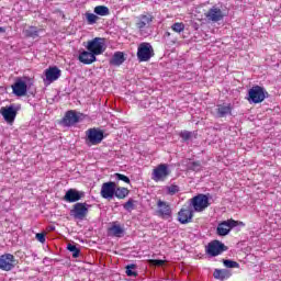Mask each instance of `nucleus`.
Returning a JSON list of instances; mask_svg holds the SVG:
<instances>
[{"label":"nucleus","mask_w":281,"mask_h":281,"mask_svg":"<svg viewBox=\"0 0 281 281\" xmlns=\"http://www.w3.org/2000/svg\"><path fill=\"white\" fill-rule=\"evenodd\" d=\"M189 170H193V172H199L201 170V162L200 161H192L188 164Z\"/></svg>","instance_id":"nucleus-35"},{"label":"nucleus","mask_w":281,"mask_h":281,"mask_svg":"<svg viewBox=\"0 0 281 281\" xmlns=\"http://www.w3.org/2000/svg\"><path fill=\"white\" fill-rule=\"evenodd\" d=\"M155 21V16L150 12H144L140 15L136 16L135 26L139 32H144L150 27V24Z\"/></svg>","instance_id":"nucleus-7"},{"label":"nucleus","mask_w":281,"mask_h":281,"mask_svg":"<svg viewBox=\"0 0 281 281\" xmlns=\"http://www.w3.org/2000/svg\"><path fill=\"white\" fill-rule=\"evenodd\" d=\"M14 95H18V98H23V95H26L27 93V83L23 81L22 79H16L14 85L12 86Z\"/></svg>","instance_id":"nucleus-21"},{"label":"nucleus","mask_w":281,"mask_h":281,"mask_svg":"<svg viewBox=\"0 0 281 281\" xmlns=\"http://www.w3.org/2000/svg\"><path fill=\"white\" fill-rule=\"evenodd\" d=\"M104 139V131L92 127L86 131V143L88 146H98Z\"/></svg>","instance_id":"nucleus-4"},{"label":"nucleus","mask_w":281,"mask_h":281,"mask_svg":"<svg viewBox=\"0 0 281 281\" xmlns=\"http://www.w3.org/2000/svg\"><path fill=\"white\" fill-rule=\"evenodd\" d=\"M89 207H91V205L87 204V202H77L70 210V216L77 218V221H85L89 214Z\"/></svg>","instance_id":"nucleus-5"},{"label":"nucleus","mask_w":281,"mask_h":281,"mask_svg":"<svg viewBox=\"0 0 281 281\" xmlns=\"http://www.w3.org/2000/svg\"><path fill=\"white\" fill-rule=\"evenodd\" d=\"M86 48L95 56L104 54V38L95 37L92 41H89Z\"/></svg>","instance_id":"nucleus-10"},{"label":"nucleus","mask_w":281,"mask_h":281,"mask_svg":"<svg viewBox=\"0 0 281 281\" xmlns=\"http://www.w3.org/2000/svg\"><path fill=\"white\" fill-rule=\"evenodd\" d=\"M109 234L110 236L122 238V236H124V226L120 225L117 222H113L112 226L109 228Z\"/></svg>","instance_id":"nucleus-23"},{"label":"nucleus","mask_w":281,"mask_h":281,"mask_svg":"<svg viewBox=\"0 0 281 281\" xmlns=\"http://www.w3.org/2000/svg\"><path fill=\"white\" fill-rule=\"evenodd\" d=\"M156 214L160 216V218H172V207H170V203L158 200Z\"/></svg>","instance_id":"nucleus-13"},{"label":"nucleus","mask_w":281,"mask_h":281,"mask_svg":"<svg viewBox=\"0 0 281 281\" xmlns=\"http://www.w3.org/2000/svg\"><path fill=\"white\" fill-rule=\"evenodd\" d=\"M123 207L126 212H133V210H135V200L128 199V201L123 204Z\"/></svg>","instance_id":"nucleus-34"},{"label":"nucleus","mask_w":281,"mask_h":281,"mask_svg":"<svg viewBox=\"0 0 281 281\" xmlns=\"http://www.w3.org/2000/svg\"><path fill=\"white\" fill-rule=\"evenodd\" d=\"M168 177H170V168L168 164H160L153 169L151 179L156 183H159V181H166Z\"/></svg>","instance_id":"nucleus-6"},{"label":"nucleus","mask_w":281,"mask_h":281,"mask_svg":"<svg viewBox=\"0 0 281 281\" xmlns=\"http://www.w3.org/2000/svg\"><path fill=\"white\" fill-rule=\"evenodd\" d=\"M180 137L181 139H183V142H188L189 139L192 138V132H189V131H182L180 132Z\"/></svg>","instance_id":"nucleus-37"},{"label":"nucleus","mask_w":281,"mask_h":281,"mask_svg":"<svg viewBox=\"0 0 281 281\" xmlns=\"http://www.w3.org/2000/svg\"><path fill=\"white\" fill-rule=\"evenodd\" d=\"M192 218H194V211L192 206L189 203L184 204L178 212L179 223H181V225H188V223H192Z\"/></svg>","instance_id":"nucleus-9"},{"label":"nucleus","mask_w":281,"mask_h":281,"mask_svg":"<svg viewBox=\"0 0 281 281\" xmlns=\"http://www.w3.org/2000/svg\"><path fill=\"white\" fill-rule=\"evenodd\" d=\"M130 192L131 191H128L124 187H115L114 196H116V199H126V196L130 194Z\"/></svg>","instance_id":"nucleus-26"},{"label":"nucleus","mask_w":281,"mask_h":281,"mask_svg":"<svg viewBox=\"0 0 281 281\" xmlns=\"http://www.w3.org/2000/svg\"><path fill=\"white\" fill-rule=\"evenodd\" d=\"M266 98H269V92L260 86H254L248 90L247 100L250 104H260V102H265Z\"/></svg>","instance_id":"nucleus-1"},{"label":"nucleus","mask_w":281,"mask_h":281,"mask_svg":"<svg viewBox=\"0 0 281 281\" xmlns=\"http://www.w3.org/2000/svg\"><path fill=\"white\" fill-rule=\"evenodd\" d=\"M16 267V259L12 254H4L0 256V269L2 271H12Z\"/></svg>","instance_id":"nucleus-12"},{"label":"nucleus","mask_w":281,"mask_h":281,"mask_svg":"<svg viewBox=\"0 0 281 281\" xmlns=\"http://www.w3.org/2000/svg\"><path fill=\"white\" fill-rule=\"evenodd\" d=\"M3 33H5V27L0 26V34H3Z\"/></svg>","instance_id":"nucleus-41"},{"label":"nucleus","mask_w":281,"mask_h":281,"mask_svg":"<svg viewBox=\"0 0 281 281\" xmlns=\"http://www.w3.org/2000/svg\"><path fill=\"white\" fill-rule=\"evenodd\" d=\"M149 262L154 267H162V265H164V260H161V259H151Z\"/></svg>","instance_id":"nucleus-39"},{"label":"nucleus","mask_w":281,"mask_h":281,"mask_svg":"<svg viewBox=\"0 0 281 281\" xmlns=\"http://www.w3.org/2000/svg\"><path fill=\"white\" fill-rule=\"evenodd\" d=\"M189 205L193 209V212H205L210 207V196L200 193L189 200Z\"/></svg>","instance_id":"nucleus-2"},{"label":"nucleus","mask_w":281,"mask_h":281,"mask_svg":"<svg viewBox=\"0 0 281 281\" xmlns=\"http://www.w3.org/2000/svg\"><path fill=\"white\" fill-rule=\"evenodd\" d=\"M168 190V194H170L171 196L177 194V192H179V186L177 184H171L169 187H167Z\"/></svg>","instance_id":"nucleus-38"},{"label":"nucleus","mask_w":281,"mask_h":281,"mask_svg":"<svg viewBox=\"0 0 281 281\" xmlns=\"http://www.w3.org/2000/svg\"><path fill=\"white\" fill-rule=\"evenodd\" d=\"M78 60L83 65H93L98 58L91 50H81L79 52Z\"/></svg>","instance_id":"nucleus-20"},{"label":"nucleus","mask_w":281,"mask_h":281,"mask_svg":"<svg viewBox=\"0 0 281 281\" xmlns=\"http://www.w3.org/2000/svg\"><path fill=\"white\" fill-rule=\"evenodd\" d=\"M116 181H124V183H131V179L122 173H114Z\"/></svg>","instance_id":"nucleus-36"},{"label":"nucleus","mask_w":281,"mask_h":281,"mask_svg":"<svg viewBox=\"0 0 281 281\" xmlns=\"http://www.w3.org/2000/svg\"><path fill=\"white\" fill-rule=\"evenodd\" d=\"M153 46L150 45V43H142L138 46L137 49V58L139 60V63H148V60H150L154 56L153 54Z\"/></svg>","instance_id":"nucleus-8"},{"label":"nucleus","mask_w":281,"mask_h":281,"mask_svg":"<svg viewBox=\"0 0 281 281\" xmlns=\"http://www.w3.org/2000/svg\"><path fill=\"white\" fill-rule=\"evenodd\" d=\"M41 32H43L42 29L29 26V29L24 30V36H26V38H38V34H41Z\"/></svg>","instance_id":"nucleus-25"},{"label":"nucleus","mask_w":281,"mask_h":281,"mask_svg":"<svg viewBox=\"0 0 281 281\" xmlns=\"http://www.w3.org/2000/svg\"><path fill=\"white\" fill-rule=\"evenodd\" d=\"M223 251H227V246L220 240H213L206 247V254L212 257L221 256Z\"/></svg>","instance_id":"nucleus-11"},{"label":"nucleus","mask_w":281,"mask_h":281,"mask_svg":"<svg viewBox=\"0 0 281 281\" xmlns=\"http://www.w3.org/2000/svg\"><path fill=\"white\" fill-rule=\"evenodd\" d=\"M205 19L211 21L212 23H218V21H223L225 19V14L223 13V10H221L218 7L214 5L205 14Z\"/></svg>","instance_id":"nucleus-14"},{"label":"nucleus","mask_w":281,"mask_h":281,"mask_svg":"<svg viewBox=\"0 0 281 281\" xmlns=\"http://www.w3.org/2000/svg\"><path fill=\"white\" fill-rule=\"evenodd\" d=\"M99 19L100 18L97 14L86 13V21H87L88 25H95V23H98Z\"/></svg>","instance_id":"nucleus-30"},{"label":"nucleus","mask_w":281,"mask_h":281,"mask_svg":"<svg viewBox=\"0 0 281 281\" xmlns=\"http://www.w3.org/2000/svg\"><path fill=\"white\" fill-rule=\"evenodd\" d=\"M232 103H222L216 105V117H227V115H232L233 111Z\"/></svg>","instance_id":"nucleus-22"},{"label":"nucleus","mask_w":281,"mask_h":281,"mask_svg":"<svg viewBox=\"0 0 281 281\" xmlns=\"http://www.w3.org/2000/svg\"><path fill=\"white\" fill-rule=\"evenodd\" d=\"M44 74H45L44 82L46 85H52V82H56V80H58V78H60L61 76V71L56 66L47 68L44 71Z\"/></svg>","instance_id":"nucleus-15"},{"label":"nucleus","mask_w":281,"mask_h":281,"mask_svg":"<svg viewBox=\"0 0 281 281\" xmlns=\"http://www.w3.org/2000/svg\"><path fill=\"white\" fill-rule=\"evenodd\" d=\"M67 249L72 254V258H78L80 256V249L76 247V245L68 244Z\"/></svg>","instance_id":"nucleus-32"},{"label":"nucleus","mask_w":281,"mask_h":281,"mask_svg":"<svg viewBox=\"0 0 281 281\" xmlns=\"http://www.w3.org/2000/svg\"><path fill=\"white\" fill-rule=\"evenodd\" d=\"M245 227V223L240 221H235V220H227L221 222L217 227H216V234L217 236H227L234 227Z\"/></svg>","instance_id":"nucleus-3"},{"label":"nucleus","mask_w":281,"mask_h":281,"mask_svg":"<svg viewBox=\"0 0 281 281\" xmlns=\"http://www.w3.org/2000/svg\"><path fill=\"white\" fill-rule=\"evenodd\" d=\"M115 188H116L115 182L113 181L104 182L101 186L100 195L102 196V199L111 200L113 199V196H115Z\"/></svg>","instance_id":"nucleus-16"},{"label":"nucleus","mask_w":281,"mask_h":281,"mask_svg":"<svg viewBox=\"0 0 281 281\" xmlns=\"http://www.w3.org/2000/svg\"><path fill=\"white\" fill-rule=\"evenodd\" d=\"M165 36H170V32H166V33H165Z\"/></svg>","instance_id":"nucleus-42"},{"label":"nucleus","mask_w":281,"mask_h":281,"mask_svg":"<svg viewBox=\"0 0 281 281\" xmlns=\"http://www.w3.org/2000/svg\"><path fill=\"white\" fill-rule=\"evenodd\" d=\"M80 122V116L74 110H69L65 113L63 120L60 121L61 126H74Z\"/></svg>","instance_id":"nucleus-17"},{"label":"nucleus","mask_w":281,"mask_h":281,"mask_svg":"<svg viewBox=\"0 0 281 281\" xmlns=\"http://www.w3.org/2000/svg\"><path fill=\"white\" fill-rule=\"evenodd\" d=\"M171 30L178 34H181V32L186 30V24H183V22H176L171 25Z\"/></svg>","instance_id":"nucleus-31"},{"label":"nucleus","mask_w":281,"mask_h":281,"mask_svg":"<svg viewBox=\"0 0 281 281\" xmlns=\"http://www.w3.org/2000/svg\"><path fill=\"white\" fill-rule=\"evenodd\" d=\"M213 278H215V280H225L229 278V272H227V270L225 269H215V271L213 272Z\"/></svg>","instance_id":"nucleus-28"},{"label":"nucleus","mask_w":281,"mask_h":281,"mask_svg":"<svg viewBox=\"0 0 281 281\" xmlns=\"http://www.w3.org/2000/svg\"><path fill=\"white\" fill-rule=\"evenodd\" d=\"M94 14L98 16H109L111 14V11L105 5H97L94 8Z\"/></svg>","instance_id":"nucleus-27"},{"label":"nucleus","mask_w":281,"mask_h":281,"mask_svg":"<svg viewBox=\"0 0 281 281\" xmlns=\"http://www.w3.org/2000/svg\"><path fill=\"white\" fill-rule=\"evenodd\" d=\"M125 269H126L125 273L126 276H128V278H137V272L133 271V269H137V265H134V263L127 265Z\"/></svg>","instance_id":"nucleus-29"},{"label":"nucleus","mask_w":281,"mask_h":281,"mask_svg":"<svg viewBox=\"0 0 281 281\" xmlns=\"http://www.w3.org/2000/svg\"><path fill=\"white\" fill-rule=\"evenodd\" d=\"M35 238L38 240V243H45V235L43 233H37Z\"/></svg>","instance_id":"nucleus-40"},{"label":"nucleus","mask_w":281,"mask_h":281,"mask_svg":"<svg viewBox=\"0 0 281 281\" xmlns=\"http://www.w3.org/2000/svg\"><path fill=\"white\" fill-rule=\"evenodd\" d=\"M85 199V191H78L76 189H69L64 195V201L67 203H76Z\"/></svg>","instance_id":"nucleus-19"},{"label":"nucleus","mask_w":281,"mask_h":281,"mask_svg":"<svg viewBox=\"0 0 281 281\" xmlns=\"http://www.w3.org/2000/svg\"><path fill=\"white\" fill-rule=\"evenodd\" d=\"M125 60L126 58L124 57V53L116 52L110 59V65H112L113 67H120V65H122Z\"/></svg>","instance_id":"nucleus-24"},{"label":"nucleus","mask_w":281,"mask_h":281,"mask_svg":"<svg viewBox=\"0 0 281 281\" xmlns=\"http://www.w3.org/2000/svg\"><path fill=\"white\" fill-rule=\"evenodd\" d=\"M223 265L227 269H238L240 267V265L238 262L232 261L229 259H224Z\"/></svg>","instance_id":"nucleus-33"},{"label":"nucleus","mask_w":281,"mask_h":281,"mask_svg":"<svg viewBox=\"0 0 281 281\" xmlns=\"http://www.w3.org/2000/svg\"><path fill=\"white\" fill-rule=\"evenodd\" d=\"M0 114L8 124H12L14 120H16V108H14V105L2 106L0 109Z\"/></svg>","instance_id":"nucleus-18"}]
</instances>
